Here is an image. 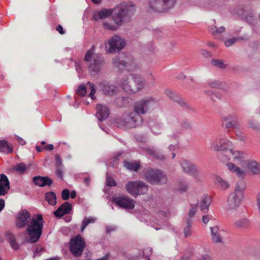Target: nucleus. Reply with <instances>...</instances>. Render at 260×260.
I'll list each match as a JSON object with an SVG mask.
<instances>
[{"label":"nucleus","mask_w":260,"mask_h":260,"mask_svg":"<svg viewBox=\"0 0 260 260\" xmlns=\"http://www.w3.org/2000/svg\"><path fill=\"white\" fill-rule=\"evenodd\" d=\"M44 220L41 214L34 215L31 219L30 213L26 209H22L17 213L15 225L19 229L27 225L26 229L29 239L28 243H34L39 240L43 228Z\"/></svg>","instance_id":"nucleus-1"},{"label":"nucleus","mask_w":260,"mask_h":260,"mask_svg":"<svg viewBox=\"0 0 260 260\" xmlns=\"http://www.w3.org/2000/svg\"><path fill=\"white\" fill-rule=\"evenodd\" d=\"M136 8L133 3H122L117 6L111 11L106 9H103L97 14H94L93 19L98 20L99 19H104L108 17L111 14L115 23L120 26L123 22L128 21L134 15Z\"/></svg>","instance_id":"nucleus-2"},{"label":"nucleus","mask_w":260,"mask_h":260,"mask_svg":"<svg viewBox=\"0 0 260 260\" xmlns=\"http://www.w3.org/2000/svg\"><path fill=\"white\" fill-rule=\"evenodd\" d=\"M119 86L126 93H134L142 90L145 85V81L139 75L131 74L123 77L118 83Z\"/></svg>","instance_id":"nucleus-3"},{"label":"nucleus","mask_w":260,"mask_h":260,"mask_svg":"<svg viewBox=\"0 0 260 260\" xmlns=\"http://www.w3.org/2000/svg\"><path fill=\"white\" fill-rule=\"evenodd\" d=\"M95 47L92 46L86 53L84 60L89 63L88 68L92 76L99 74L105 64L104 57L94 52Z\"/></svg>","instance_id":"nucleus-4"},{"label":"nucleus","mask_w":260,"mask_h":260,"mask_svg":"<svg viewBox=\"0 0 260 260\" xmlns=\"http://www.w3.org/2000/svg\"><path fill=\"white\" fill-rule=\"evenodd\" d=\"M143 121L142 117L133 112L129 114H123L120 118L116 119L117 126L119 127L125 128L140 126L142 125Z\"/></svg>","instance_id":"nucleus-5"},{"label":"nucleus","mask_w":260,"mask_h":260,"mask_svg":"<svg viewBox=\"0 0 260 260\" xmlns=\"http://www.w3.org/2000/svg\"><path fill=\"white\" fill-rule=\"evenodd\" d=\"M245 188V185L242 181L236 184L234 191L229 194L227 202L230 209H236L240 205L244 197Z\"/></svg>","instance_id":"nucleus-6"},{"label":"nucleus","mask_w":260,"mask_h":260,"mask_svg":"<svg viewBox=\"0 0 260 260\" xmlns=\"http://www.w3.org/2000/svg\"><path fill=\"white\" fill-rule=\"evenodd\" d=\"M178 0H149L148 6L153 12L164 13L173 9Z\"/></svg>","instance_id":"nucleus-7"},{"label":"nucleus","mask_w":260,"mask_h":260,"mask_svg":"<svg viewBox=\"0 0 260 260\" xmlns=\"http://www.w3.org/2000/svg\"><path fill=\"white\" fill-rule=\"evenodd\" d=\"M112 63L113 66L119 70L125 69L128 71H134L138 68L134 57L132 56L114 58L112 59Z\"/></svg>","instance_id":"nucleus-8"},{"label":"nucleus","mask_w":260,"mask_h":260,"mask_svg":"<svg viewBox=\"0 0 260 260\" xmlns=\"http://www.w3.org/2000/svg\"><path fill=\"white\" fill-rule=\"evenodd\" d=\"M144 176L146 180L151 184L162 185L167 182L168 178L164 172L158 169H149L145 172Z\"/></svg>","instance_id":"nucleus-9"},{"label":"nucleus","mask_w":260,"mask_h":260,"mask_svg":"<svg viewBox=\"0 0 260 260\" xmlns=\"http://www.w3.org/2000/svg\"><path fill=\"white\" fill-rule=\"evenodd\" d=\"M126 191L135 197L144 194L148 191V186L141 181H129L125 187Z\"/></svg>","instance_id":"nucleus-10"},{"label":"nucleus","mask_w":260,"mask_h":260,"mask_svg":"<svg viewBox=\"0 0 260 260\" xmlns=\"http://www.w3.org/2000/svg\"><path fill=\"white\" fill-rule=\"evenodd\" d=\"M233 146L232 142L226 139L216 138L211 143V149L214 151H221L222 152L220 156L223 157Z\"/></svg>","instance_id":"nucleus-11"},{"label":"nucleus","mask_w":260,"mask_h":260,"mask_svg":"<svg viewBox=\"0 0 260 260\" xmlns=\"http://www.w3.org/2000/svg\"><path fill=\"white\" fill-rule=\"evenodd\" d=\"M222 125L226 129H235L236 131V135L237 136L240 135L239 130L241 128V125L239 122L238 117L235 115H229L223 117Z\"/></svg>","instance_id":"nucleus-12"},{"label":"nucleus","mask_w":260,"mask_h":260,"mask_svg":"<svg viewBox=\"0 0 260 260\" xmlns=\"http://www.w3.org/2000/svg\"><path fill=\"white\" fill-rule=\"evenodd\" d=\"M153 102L151 99H142L136 102L134 105V113L139 115L146 113L150 109Z\"/></svg>","instance_id":"nucleus-13"},{"label":"nucleus","mask_w":260,"mask_h":260,"mask_svg":"<svg viewBox=\"0 0 260 260\" xmlns=\"http://www.w3.org/2000/svg\"><path fill=\"white\" fill-rule=\"evenodd\" d=\"M112 202L118 206L126 209H133L135 207V201L125 196L113 197Z\"/></svg>","instance_id":"nucleus-14"},{"label":"nucleus","mask_w":260,"mask_h":260,"mask_svg":"<svg viewBox=\"0 0 260 260\" xmlns=\"http://www.w3.org/2000/svg\"><path fill=\"white\" fill-rule=\"evenodd\" d=\"M108 44L109 46V52L114 53L121 50L124 47L125 43L120 37L114 36L109 40Z\"/></svg>","instance_id":"nucleus-15"},{"label":"nucleus","mask_w":260,"mask_h":260,"mask_svg":"<svg viewBox=\"0 0 260 260\" xmlns=\"http://www.w3.org/2000/svg\"><path fill=\"white\" fill-rule=\"evenodd\" d=\"M70 250L73 255L78 257L81 255V235L78 234L71 239L70 242Z\"/></svg>","instance_id":"nucleus-16"},{"label":"nucleus","mask_w":260,"mask_h":260,"mask_svg":"<svg viewBox=\"0 0 260 260\" xmlns=\"http://www.w3.org/2000/svg\"><path fill=\"white\" fill-rule=\"evenodd\" d=\"M182 170L184 173L197 178L199 175V171L196 166L187 159H182L180 162Z\"/></svg>","instance_id":"nucleus-17"},{"label":"nucleus","mask_w":260,"mask_h":260,"mask_svg":"<svg viewBox=\"0 0 260 260\" xmlns=\"http://www.w3.org/2000/svg\"><path fill=\"white\" fill-rule=\"evenodd\" d=\"M227 153L221 159L223 161L230 160L231 157H232L233 161L235 163L238 164H242L244 162L243 159L244 158V154L240 151H234L231 148L229 151H226Z\"/></svg>","instance_id":"nucleus-18"},{"label":"nucleus","mask_w":260,"mask_h":260,"mask_svg":"<svg viewBox=\"0 0 260 260\" xmlns=\"http://www.w3.org/2000/svg\"><path fill=\"white\" fill-rule=\"evenodd\" d=\"M166 93L168 96L175 102L177 103L180 106L183 108L193 110V109L189 106L184 100L179 97L178 95L170 90H167Z\"/></svg>","instance_id":"nucleus-19"},{"label":"nucleus","mask_w":260,"mask_h":260,"mask_svg":"<svg viewBox=\"0 0 260 260\" xmlns=\"http://www.w3.org/2000/svg\"><path fill=\"white\" fill-rule=\"evenodd\" d=\"M100 90L105 95H113L116 93L117 87L107 81L102 82L99 86Z\"/></svg>","instance_id":"nucleus-20"},{"label":"nucleus","mask_w":260,"mask_h":260,"mask_svg":"<svg viewBox=\"0 0 260 260\" xmlns=\"http://www.w3.org/2000/svg\"><path fill=\"white\" fill-rule=\"evenodd\" d=\"M72 210V205L68 202L63 203L56 210L53 212L54 215L58 218L69 214Z\"/></svg>","instance_id":"nucleus-21"},{"label":"nucleus","mask_w":260,"mask_h":260,"mask_svg":"<svg viewBox=\"0 0 260 260\" xmlns=\"http://www.w3.org/2000/svg\"><path fill=\"white\" fill-rule=\"evenodd\" d=\"M33 183L39 187L51 186L53 183L52 179L47 176H37L32 178Z\"/></svg>","instance_id":"nucleus-22"},{"label":"nucleus","mask_w":260,"mask_h":260,"mask_svg":"<svg viewBox=\"0 0 260 260\" xmlns=\"http://www.w3.org/2000/svg\"><path fill=\"white\" fill-rule=\"evenodd\" d=\"M0 196H5L10 188V182L5 174L0 175Z\"/></svg>","instance_id":"nucleus-23"},{"label":"nucleus","mask_w":260,"mask_h":260,"mask_svg":"<svg viewBox=\"0 0 260 260\" xmlns=\"http://www.w3.org/2000/svg\"><path fill=\"white\" fill-rule=\"evenodd\" d=\"M147 124L152 132L155 135L161 134L162 128V123L155 119H150L147 121Z\"/></svg>","instance_id":"nucleus-24"},{"label":"nucleus","mask_w":260,"mask_h":260,"mask_svg":"<svg viewBox=\"0 0 260 260\" xmlns=\"http://www.w3.org/2000/svg\"><path fill=\"white\" fill-rule=\"evenodd\" d=\"M96 109L98 112L96 113V116L99 120L102 121L108 117L110 112L106 106L99 105L97 106Z\"/></svg>","instance_id":"nucleus-25"},{"label":"nucleus","mask_w":260,"mask_h":260,"mask_svg":"<svg viewBox=\"0 0 260 260\" xmlns=\"http://www.w3.org/2000/svg\"><path fill=\"white\" fill-rule=\"evenodd\" d=\"M234 226L238 230L246 231L250 228L251 222L250 220L247 218H241L235 221Z\"/></svg>","instance_id":"nucleus-26"},{"label":"nucleus","mask_w":260,"mask_h":260,"mask_svg":"<svg viewBox=\"0 0 260 260\" xmlns=\"http://www.w3.org/2000/svg\"><path fill=\"white\" fill-rule=\"evenodd\" d=\"M145 151L147 154L151 157L160 160H164L166 159V156L162 154L158 150H155L153 148H148L145 149Z\"/></svg>","instance_id":"nucleus-27"},{"label":"nucleus","mask_w":260,"mask_h":260,"mask_svg":"<svg viewBox=\"0 0 260 260\" xmlns=\"http://www.w3.org/2000/svg\"><path fill=\"white\" fill-rule=\"evenodd\" d=\"M214 181L215 185L220 189L225 190L230 187L229 182L219 176H215Z\"/></svg>","instance_id":"nucleus-28"},{"label":"nucleus","mask_w":260,"mask_h":260,"mask_svg":"<svg viewBox=\"0 0 260 260\" xmlns=\"http://www.w3.org/2000/svg\"><path fill=\"white\" fill-rule=\"evenodd\" d=\"M211 203V198L208 196H204L202 197V200L200 205L201 211L204 213L208 212L209 207Z\"/></svg>","instance_id":"nucleus-29"},{"label":"nucleus","mask_w":260,"mask_h":260,"mask_svg":"<svg viewBox=\"0 0 260 260\" xmlns=\"http://www.w3.org/2000/svg\"><path fill=\"white\" fill-rule=\"evenodd\" d=\"M0 152L7 154L12 153L13 152V146L5 140H1Z\"/></svg>","instance_id":"nucleus-30"},{"label":"nucleus","mask_w":260,"mask_h":260,"mask_svg":"<svg viewBox=\"0 0 260 260\" xmlns=\"http://www.w3.org/2000/svg\"><path fill=\"white\" fill-rule=\"evenodd\" d=\"M87 90H90L89 96L93 100L94 99V95L96 91L94 84L90 82H88L86 86L82 85V96L86 94Z\"/></svg>","instance_id":"nucleus-31"},{"label":"nucleus","mask_w":260,"mask_h":260,"mask_svg":"<svg viewBox=\"0 0 260 260\" xmlns=\"http://www.w3.org/2000/svg\"><path fill=\"white\" fill-rule=\"evenodd\" d=\"M5 236L6 240L10 243L11 247L15 250L19 249V246L16 242L14 235L11 232L8 231L5 232Z\"/></svg>","instance_id":"nucleus-32"},{"label":"nucleus","mask_w":260,"mask_h":260,"mask_svg":"<svg viewBox=\"0 0 260 260\" xmlns=\"http://www.w3.org/2000/svg\"><path fill=\"white\" fill-rule=\"evenodd\" d=\"M212 240L213 242L219 243L221 242V237L219 233V229L217 226L210 227Z\"/></svg>","instance_id":"nucleus-33"},{"label":"nucleus","mask_w":260,"mask_h":260,"mask_svg":"<svg viewBox=\"0 0 260 260\" xmlns=\"http://www.w3.org/2000/svg\"><path fill=\"white\" fill-rule=\"evenodd\" d=\"M45 200L51 206H55L57 203L56 196L55 192L49 191L45 194Z\"/></svg>","instance_id":"nucleus-34"},{"label":"nucleus","mask_w":260,"mask_h":260,"mask_svg":"<svg viewBox=\"0 0 260 260\" xmlns=\"http://www.w3.org/2000/svg\"><path fill=\"white\" fill-rule=\"evenodd\" d=\"M124 166L127 169L134 171H137L141 167L139 161H129L124 160Z\"/></svg>","instance_id":"nucleus-35"},{"label":"nucleus","mask_w":260,"mask_h":260,"mask_svg":"<svg viewBox=\"0 0 260 260\" xmlns=\"http://www.w3.org/2000/svg\"><path fill=\"white\" fill-rule=\"evenodd\" d=\"M248 169L254 174L260 173V165L255 161H248L246 163Z\"/></svg>","instance_id":"nucleus-36"},{"label":"nucleus","mask_w":260,"mask_h":260,"mask_svg":"<svg viewBox=\"0 0 260 260\" xmlns=\"http://www.w3.org/2000/svg\"><path fill=\"white\" fill-rule=\"evenodd\" d=\"M192 221L191 219L186 218L185 220V226L183 229V232L185 238L189 237L192 234L191 224Z\"/></svg>","instance_id":"nucleus-37"},{"label":"nucleus","mask_w":260,"mask_h":260,"mask_svg":"<svg viewBox=\"0 0 260 260\" xmlns=\"http://www.w3.org/2000/svg\"><path fill=\"white\" fill-rule=\"evenodd\" d=\"M226 165L228 169L230 171L235 172L239 177L243 178L244 176V172L241 170L239 167H237L235 164L232 163H228Z\"/></svg>","instance_id":"nucleus-38"},{"label":"nucleus","mask_w":260,"mask_h":260,"mask_svg":"<svg viewBox=\"0 0 260 260\" xmlns=\"http://www.w3.org/2000/svg\"><path fill=\"white\" fill-rule=\"evenodd\" d=\"M81 96V84L78 86V88L75 90V94L74 96L75 103L73 105V107L75 108H79L81 101L80 97Z\"/></svg>","instance_id":"nucleus-39"},{"label":"nucleus","mask_w":260,"mask_h":260,"mask_svg":"<svg viewBox=\"0 0 260 260\" xmlns=\"http://www.w3.org/2000/svg\"><path fill=\"white\" fill-rule=\"evenodd\" d=\"M13 169L19 173L20 174H22L25 172L26 170V166L24 163L20 162L14 166Z\"/></svg>","instance_id":"nucleus-40"},{"label":"nucleus","mask_w":260,"mask_h":260,"mask_svg":"<svg viewBox=\"0 0 260 260\" xmlns=\"http://www.w3.org/2000/svg\"><path fill=\"white\" fill-rule=\"evenodd\" d=\"M211 63L213 66L221 69H224L226 67V65L224 63L223 60L221 59H214L211 60Z\"/></svg>","instance_id":"nucleus-41"},{"label":"nucleus","mask_w":260,"mask_h":260,"mask_svg":"<svg viewBox=\"0 0 260 260\" xmlns=\"http://www.w3.org/2000/svg\"><path fill=\"white\" fill-rule=\"evenodd\" d=\"M248 125L250 128H252L256 132H258L260 131V124L256 120L250 119L248 121Z\"/></svg>","instance_id":"nucleus-42"},{"label":"nucleus","mask_w":260,"mask_h":260,"mask_svg":"<svg viewBox=\"0 0 260 260\" xmlns=\"http://www.w3.org/2000/svg\"><path fill=\"white\" fill-rule=\"evenodd\" d=\"M95 218L90 217H85L82 221V232L85 228L90 223H94L95 221Z\"/></svg>","instance_id":"nucleus-43"},{"label":"nucleus","mask_w":260,"mask_h":260,"mask_svg":"<svg viewBox=\"0 0 260 260\" xmlns=\"http://www.w3.org/2000/svg\"><path fill=\"white\" fill-rule=\"evenodd\" d=\"M188 188V183L186 181H180L178 182V189L181 191H186Z\"/></svg>","instance_id":"nucleus-44"},{"label":"nucleus","mask_w":260,"mask_h":260,"mask_svg":"<svg viewBox=\"0 0 260 260\" xmlns=\"http://www.w3.org/2000/svg\"><path fill=\"white\" fill-rule=\"evenodd\" d=\"M125 98L123 96H119L116 98L114 100V104L119 107L124 106L125 104Z\"/></svg>","instance_id":"nucleus-45"},{"label":"nucleus","mask_w":260,"mask_h":260,"mask_svg":"<svg viewBox=\"0 0 260 260\" xmlns=\"http://www.w3.org/2000/svg\"><path fill=\"white\" fill-rule=\"evenodd\" d=\"M205 94L210 96L213 101H215L216 99H220L221 98L220 95L218 93H214L211 90L205 91Z\"/></svg>","instance_id":"nucleus-46"},{"label":"nucleus","mask_w":260,"mask_h":260,"mask_svg":"<svg viewBox=\"0 0 260 260\" xmlns=\"http://www.w3.org/2000/svg\"><path fill=\"white\" fill-rule=\"evenodd\" d=\"M198 204L199 203L197 202V203L194 205H191V208L188 212V217H187L186 218L191 219V218L195 215L198 209Z\"/></svg>","instance_id":"nucleus-47"},{"label":"nucleus","mask_w":260,"mask_h":260,"mask_svg":"<svg viewBox=\"0 0 260 260\" xmlns=\"http://www.w3.org/2000/svg\"><path fill=\"white\" fill-rule=\"evenodd\" d=\"M208 85L213 88H218L221 86V83L218 80H209Z\"/></svg>","instance_id":"nucleus-48"},{"label":"nucleus","mask_w":260,"mask_h":260,"mask_svg":"<svg viewBox=\"0 0 260 260\" xmlns=\"http://www.w3.org/2000/svg\"><path fill=\"white\" fill-rule=\"evenodd\" d=\"M182 128L185 129H190L192 128V123L188 120H183L180 123Z\"/></svg>","instance_id":"nucleus-49"},{"label":"nucleus","mask_w":260,"mask_h":260,"mask_svg":"<svg viewBox=\"0 0 260 260\" xmlns=\"http://www.w3.org/2000/svg\"><path fill=\"white\" fill-rule=\"evenodd\" d=\"M70 191L68 189H63L61 192V198L63 200H68L70 198Z\"/></svg>","instance_id":"nucleus-50"},{"label":"nucleus","mask_w":260,"mask_h":260,"mask_svg":"<svg viewBox=\"0 0 260 260\" xmlns=\"http://www.w3.org/2000/svg\"><path fill=\"white\" fill-rule=\"evenodd\" d=\"M106 185L108 186H116V183L112 177L107 176L106 177Z\"/></svg>","instance_id":"nucleus-51"},{"label":"nucleus","mask_w":260,"mask_h":260,"mask_svg":"<svg viewBox=\"0 0 260 260\" xmlns=\"http://www.w3.org/2000/svg\"><path fill=\"white\" fill-rule=\"evenodd\" d=\"M55 166L56 167H60L63 166V165L62 164L61 157L59 154H55Z\"/></svg>","instance_id":"nucleus-52"},{"label":"nucleus","mask_w":260,"mask_h":260,"mask_svg":"<svg viewBox=\"0 0 260 260\" xmlns=\"http://www.w3.org/2000/svg\"><path fill=\"white\" fill-rule=\"evenodd\" d=\"M62 167H56L57 169H56V170L55 171V175H56V176L57 177L60 178L61 179H62V178H63V173Z\"/></svg>","instance_id":"nucleus-53"},{"label":"nucleus","mask_w":260,"mask_h":260,"mask_svg":"<svg viewBox=\"0 0 260 260\" xmlns=\"http://www.w3.org/2000/svg\"><path fill=\"white\" fill-rule=\"evenodd\" d=\"M238 40L237 38H233L230 39H228L225 41V45L226 47H229L232 45L235 42Z\"/></svg>","instance_id":"nucleus-54"},{"label":"nucleus","mask_w":260,"mask_h":260,"mask_svg":"<svg viewBox=\"0 0 260 260\" xmlns=\"http://www.w3.org/2000/svg\"><path fill=\"white\" fill-rule=\"evenodd\" d=\"M179 135V132L177 131H175L172 134L169 135V138L172 140H177Z\"/></svg>","instance_id":"nucleus-55"},{"label":"nucleus","mask_w":260,"mask_h":260,"mask_svg":"<svg viewBox=\"0 0 260 260\" xmlns=\"http://www.w3.org/2000/svg\"><path fill=\"white\" fill-rule=\"evenodd\" d=\"M192 255V253L191 252V251L190 250H189L188 251H187L185 254L183 256H182L181 258H180V260H188L190 257Z\"/></svg>","instance_id":"nucleus-56"},{"label":"nucleus","mask_w":260,"mask_h":260,"mask_svg":"<svg viewBox=\"0 0 260 260\" xmlns=\"http://www.w3.org/2000/svg\"><path fill=\"white\" fill-rule=\"evenodd\" d=\"M55 29L60 35H63L65 34V31L63 30L62 26L60 24L57 25Z\"/></svg>","instance_id":"nucleus-57"},{"label":"nucleus","mask_w":260,"mask_h":260,"mask_svg":"<svg viewBox=\"0 0 260 260\" xmlns=\"http://www.w3.org/2000/svg\"><path fill=\"white\" fill-rule=\"evenodd\" d=\"M116 226L113 225H107L106 226V231L107 233H110L116 230Z\"/></svg>","instance_id":"nucleus-58"},{"label":"nucleus","mask_w":260,"mask_h":260,"mask_svg":"<svg viewBox=\"0 0 260 260\" xmlns=\"http://www.w3.org/2000/svg\"><path fill=\"white\" fill-rule=\"evenodd\" d=\"M216 30L217 27L215 25H212L209 28V31L214 35H216Z\"/></svg>","instance_id":"nucleus-59"},{"label":"nucleus","mask_w":260,"mask_h":260,"mask_svg":"<svg viewBox=\"0 0 260 260\" xmlns=\"http://www.w3.org/2000/svg\"><path fill=\"white\" fill-rule=\"evenodd\" d=\"M121 153H119L117 155L112 158V161L111 162V163H112V165H114L117 163V161L119 159L118 157L121 155Z\"/></svg>","instance_id":"nucleus-60"},{"label":"nucleus","mask_w":260,"mask_h":260,"mask_svg":"<svg viewBox=\"0 0 260 260\" xmlns=\"http://www.w3.org/2000/svg\"><path fill=\"white\" fill-rule=\"evenodd\" d=\"M211 218V216L207 215H204L202 218L203 222L206 224L208 222L209 220Z\"/></svg>","instance_id":"nucleus-61"},{"label":"nucleus","mask_w":260,"mask_h":260,"mask_svg":"<svg viewBox=\"0 0 260 260\" xmlns=\"http://www.w3.org/2000/svg\"><path fill=\"white\" fill-rule=\"evenodd\" d=\"M201 54L206 57L210 56L211 55V52L204 49L201 50Z\"/></svg>","instance_id":"nucleus-62"},{"label":"nucleus","mask_w":260,"mask_h":260,"mask_svg":"<svg viewBox=\"0 0 260 260\" xmlns=\"http://www.w3.org/2000/svg\"><path fill=\"white\" fill-rule=\"evenodd\" d=\"M84 183L86 184L87 186H88L90 184V178L88 176H84L83 178Z\"/></svg>","instance_id":"nucleus-63"},{"label":"nucleus","mask_w":260,"mask_h":260,"mask_svg":"<svg viewBox=\"0 0 260 260\" xmlns=\"http://www.w3.org/2000/svg\"><path fill=\"white\" fill-rule=\"evenodd\" d=\"M198 260H212V258L208 255H202Z\"/></svg>","instance_id":"nucleus-64"}]
</instances>
